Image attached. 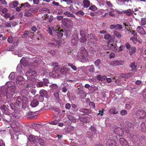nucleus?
<instances>
[{
	"mask_svg": "<svg viewBox=\"0 0 146 146\" xmlns=\"http://www.w3.org/2000/svg\"><path fill=\"white\" fill-rule=\"evenodd\" d=\"M15 77V74L14 72L10 73L9 76V78L11 80H13Z\"/></svg>",
	"mask_w": 146,
	"mask_h": 146,
	"instance_id": "ea45409f",
	"label": "nucleus"
},
{
	"mask_svg": "<svg viewBox=\"0 0 146 146\" xmlns=\"http://www.w3.org/2000/svg\"><path fill=\"white\" fill-rule=\"evenodd\" d=\"M11 125L12 127H15V126L13 125H15V126L17 125L18 123L17 121L19 118V115L16 112H13L11 114Z\"/></svg>",
	"mask_w": 146,
	"mask_h": 146,
	"instance_id": "f03ea898",
	"label": "nucleus"
},
{
	"mask_svg": "<svg viewBox=\"0 0 146 146\" xmlns=\"http://www.w3.org/2000/svg\"><path fill=\"white\" fill-rule=\"evenodd\" d=\"M78 94H82L83 96L82 97V96H80V98L81 99H83L86 97V93L83 90H80L79 89H78Z\"/></svg>",
	"mask_w": 146,
	"mask_h": 146,
	"instance_id": "6ab92c4d",
	"label": "nucleus"
},
{
	"mask_svg": "<svg viewBox=\"0 0 146 146\" xmlns=\"http://www.w3.org/2000/svg\"><path fill=\"white\" fill-rule=\"evenodd\" d=\"M66 8H68L70 11L72 13H74L75 9L74 8L73 6L72 5H71L69 7H67Z\"/></svg>",
	"mask_w": 146,
	"mask_h": 146,
	"instance_id": "13d9d810",
	"label": "nucleus"
},
{
	"mask_svg": "<svg viewBox=\"0 0 146 146\" xmlns=\"http://www.w3.org/2000/svg\"><path fill=\"white\" fill-rule=\"evenodd\" d=\"M120 114L122 115H125L127 114V112L125 110H122L120 111Z\"/></svg>",
	"mask_w": 146,
	"mask_h": 146,
	"instance_id": "e2e57ef3",
	"label": "nucleus"
},
{
	"mask_svg": "<svg viewBox=\"0 0 146 146\" xmlns=\"http://www.w3.org/2000/svg\"><path fill=\"white\" fill-rule=\"evenodd\" d=\"M87 55H86L85 54H82V58L81 59V61L83 62H85L88 61V59L86 57V56H87Z\"/></svg>",
	"mask_w": 146,
	"mask_h": 146,
	"instance_id": "58836bf2",
	"label": "nucleus"
},
{
	"mask_svg": "<svg viewBox=\"0 0 146 146\" xmlns=\"http://www.w3.org/2000/svg\"><path fill=\"white\" fill-rule=\"evenodd\" d=\"M87 68L89 69V71L90 72L92 73L94 71V65L87 66Z\"/></svg>",
	"mask_w": 146,
	"mask_h": 146,
	"instance_id": "4c0bfd02",
	"label": "nucleus"
},
{
	"mask_svg": "<svg viewBox=\"0 0 146 146\" xmlns=\"http://www.w3.org/2000/svg\"><path fill=\"white\" fill-rule=\"evenodd\" d=\"M50 87L53 89H56L58 88V86L56 84H52L50 85Z\"/></svg>",
	"mask_w": 146,
	"mask_h": 146,
	"instance_id": "bf43d9fd",
	"label": "nucleus"
},
{
	"mask_svg": "<svg viewBox=\"0 0 146 146\" xmlns=\"http://www.w3.org/2000/svg\"><path fill=\"white\" fill-rule=\"evenodd\" d=\"M44 85L45 86H48V84L49 83V80L48 79L44 78Z\"/></svg>",
	"mask_w": 146,
	"mask_h": 146,
	"instance_id": "680f3d73",
	"label": "nucleus"
},
{
	"mask_svg": "<svg viewBox=\"0 0 146 146\" xmlns=\"http://www.w3.org/2000/svg\"><path fill=\"white\" fill-rule=\"evenodd\" d=\"M48 123L51 125H56L58 123V121L57 120H55L53 121H50Z\"/></svg>",
	"mask_w": 146,
	"mask_h": 146,
	"instance_id": "4d7b16f0",
	"label": "nucleus"
},
{
	"mask_svg": "<svg viewBox=\"0 0 146 146\" xmlns=\"http://www.w3.org/2000/svg\"><path fill=\"white\" fill-rule=\"evenodd\" d=\"M126 124L127 128H131L133 127L134 125V124L133 123H131L128 121H126Z\"/></svg>",
	"mask_w": 146,
	"mask_h": 146,
	"instance_id": "c9c22d12",
	"label": "nucleus"
},
{
	"mask_svg": "<svg viewBox=\"0 0 146 146\" xmlns=\"http://www.w3.org/2000/svg\"><path fill=\"white\" fill-rule=\"evenodd\" d=\"M80 50L82 51V50L83 51V52L82 53H84L86 55H88V52H87V51L85 50V48L84 47H82L80 48Z\"/></svg>",
	"mask_w": 146,
	"mask_h": 146,
	"instance_id": "603ef678",
	"label": "nucleus"
},
{
	"mask_svg": "<svg viewBox=\"0 0 146 146\" xmlns=\"http://www.w3.org/2000/svg\"><path fill=\"white\" fill-rule=\"evenodd\" d=\"M79 111L83 113V115L88 114L90 112V110L88 108H80L79 110Z\"/></svg>",
	"mask_w": 146,
	"mask_h": 146,
	"instance_id": "5701e85b",
	"label": "nucleus"
},
{
	"mask_svg": "<svg viewBox=\"0 0 146 146\" xmlns=\"http://www.w3.org/2000/svg\"><path fill=\"white\" fill-rule=\"evenodd\" d=\"M64 31L63 29H60L59 30V29L58 30L54 31L53 30V33L54 34V37L56 38L60 39L63 35Z\"/></svg>",
	"mask_w": 146,
	"mask_h": 146,
	"instance_id": "39448f33",
	"label": "nucleus"
},
{
	"mask_svg": "<svg viewBox=\"0 0 146 146\" xmlns=\"http://www.w3.org/2000/svg\"><path fill=\"white\" fill-rule=\"evenodd\" d=\"M36 80L35 78H29L27 80L26 88H31L35 86Z\"/></svg>",
	"mask_w": 146,
	"mask_h": 146,
	"instance_id": "20e7f679",
	"label": "nucleus"
},
{
	"mask_svg": "<svg viewBox=\"0 0 146 146\" xmlns=\"http://www.w3.org/2000/svg\"><path fill=\"white\" fill-rule=\"evenodd\" d=\"M140 23L141 25L143 26L146 25V18H142Z\"/></svg>",
	"mask_w": 146,
	"mask_h": 146,
	"instance_id": "c03bdc74",
	"label": "nucleus"
},
{
	"mask_svg": "<svg viewBox=\"0 0 146 146\" xmlns=\"http://www.w3.org/2000/svg\"><path fill=\"white\" fill-rule=\"evenodd\" d=\"M40 60H35L34 61L33 64L35 68H36L38 66V65L39 64V63H40Z\"/></svg>",
	"mask_w": 146,
	"mask_h": 146,
	"instance_id": "a19ab883",
	"label": "nucleus"
},
{
	"mask_svg": "<svg viewBox=\"0 0 146 146\" xmlns=\"http://www.w3.org/2000/svg\"><path fill=\"white\" fill-rule=\"evenodd\" d=\"M10 111H9V112L7 114L5 115L3 117V120L7 122L8 123L10 124L11 123V112H10Z\"/></svg>",
	"mask_w": 146,
	"mask_h": 146,
	"instance_id": "9d476101",
	"label": "nucleus"
},
{
	"mask_svg": "<svg viewBox=\"0 0 146 146\" xmlns=\"http://www.w3.org/2000/svg\"><path fill=\"white\" fill-rule=\"evenodd\" d=\"M101 62V60L99 59H98L95 61L94 64L96 66H99V65L100 64Z\"/></svg>",
	"mask_w": 146,
	"mask_h": 146,
	"instance_id": "052dcab7",
	"label": "nucleus"
},
{
	"mask_svg": "<svg viewBox=\"0 0 146 146\" xmlns=\"http://www.w3.org/2000/svg\"><path fill=\"white\" fill-rule=\"evenodd\" d=\"M136 30L138 33L142 35H145L146 34L145 30L141 26H138Z\"/></svg>",
	"mask_w": 146,
	"mask_h": 146,
	"instance_id": "2eb2a0df",
	"label": "nucleus"
},
{
	"mask_svg": "<svg viewBox=\"0 0 146 146\" xmlns=\"http://www.w3.org/2000/svg\"><path fill=\"white\" fill-rule=\"evenodd\" d=\"M21 5L22 6L23 10H24L26 8H29L31 7V6L27 2L21 3Z\"/></svg>",
	"mask_w": 146,
	"mask_h": 146,
	"instance_id": "a878e982",
	"label": "nucleus"
},
{
	"mask_svg": "<svg viewBox=\"0 0 146 146\" xmlns=\"http://www.w3.org/2000/svg\"><path fill=\"white\" fill-rule=\"evenodd\" d=\"M16 101L15 102V105L17 108L22 106V99L19 96L16 97Z\"/></svg>",
	"mask_w": 146,
	"mask_h": 146,
	"instance_id": "ddd939ff",
	"label": "nucleus"
},
{
	"mask_svg": "<svg viewBox=\"0 0 146 146\" xmlns=\"http://www.w3.org/2000/svg\"><path fill=\"white\" fill-rule=\"evenodd\" d=\"M68 66H70L74 70L76 71L77 70V68L76 66L73 64L71 63H69L68 64Z\"/></svg>",
	"mask_w": 146,
	"mask_h": 146,
	"instance_id": "37998d69",
	"label": "nucleus"
},
{
	"mask_svg": "<svg viewBox=\"0 0 146 146\" xmlns=\"http://www.w3.org/2000/svg\"><path fill=\"white\" fill-rule=\"evenodd\" d=\"M26 75L28 78H35V77L36 75V74L35 71H33L31 69H29L26 73Z\"/></svg>",
	"mask_w": 146,
	"mask_h": 146,
	"instance_id": "1a4fd4ad",
	"label": "nucleus"
},
{
	"mask_svg": "<svg viewBox=\"0 0 146 146\" xmlns=\"http://www.w3.org/2000/svg\"><path fill=\"white\" fill-rule=\"evenodd\" d=\"M123 13L125 14L128 16H131L132 14L131 10L130 9L123 11Z\"/></svg>",
	"mask_w": 146,
	"mask_h": 146,
	"instance_id": "2f4dec72",
	"label": "nucleus"
},
{
	"mask_svg": "<svg viewBox=\"0 0 146 146\" xmlns=\"http://www.w3.org/2000/svg\"><path fill=\"white\" fill-rule=\"evenodd\" d=\"M109 112L111 114H117L118 113V111H116L115 108H112L110 110Z\"/></svg>",
	"mask_w": 146,
	"mask_h": 146,
	"instance_id": "c756f323",
	"label": "nucleus"
},
{
	"mask_svg": "<svg viewBox=\"0 0 146 146\" xmlns=\"http://www.w3.org/2000/svg\"><path fill=\"white\" fill-rule=\"evenodd\" d=\"M104 111V109H102L101 110H99V113L97 114L98 115H100L102 116H103Z\"/></svg>",
	"mask_w": 146,
	"mask_h": 146,
	"instance_id": "0e129e2a",
	"label": "nucleus"
},
{
	"mask_svg": "<svg viewBox=\"0 0 146 146\" xmlns=\"http://www.w3.org/2000/svg\"><path fill=\"white\" fill-rule=\"evenodd\" d=\"M68 119L71 121L73 122H74L76 121V119L72 115H69L68 117Z\"/></svg>",
	"mask_w": 146,
	"mask_h": 146,
	"instance_id": "a18cd8bd",
	"label": "nucleus"
},
{
	"mask_svg": "<svg viewBox=\"0 0 146 146\" xmlns=\"http://www.w3.org/2000/svg\"><path fill=\"white\" fill-rule=\"evenodd\" d=\"M34 33H31V32H29L27 30H25L24 31V33L21 36L23 38H27L29 37L30 35H32V36H30L31 38H32L33 36V34Z\"/></svg>",
	"mask_w": 146,
	"mask_h": 146,
	"instance_id": "9b49d317",
	"label": "nucleus"
},
{
	"mask_svg": "<svg viewBox=\"0 0 146 146\" xmlns=\"http://www.w3.org/2000/svg\"><path fill=\"white\" fill-rule=\"evenodd\" d=\"M106 146H117L114 140L109 139L106 143Z\"/></svg>",
	"mask_w": 146,
	"mask_h": 146,
	"instance_id": "f8f14e48",
	"label": "nucleus"
},
{
	"mask_svg": "<svg viewBox=\"0 0 146 146\" xmlns=\"http://www.w3.org/2000/svg\"><path fill=\"white\" fill-rule=\"evenodd\" d=\"M54 95L57 101H58L59 99L58 92L55 91L54 93Z\"/></svg>",
	"mask_w": 146,
	"mask_h": 146,
	"instance_id": "e433bc0d",
	"label": "nucleus"
},
{
	"mask_svg": "<svg viewBox=\"0 0 146 146\" xmlns=\"http://www.w3.org/2000/svg\"><path fill=\"white\" fill-rule=\"evenodd\" d=\"M72 38L75 39L76 40H79V37L78 36V35L77 33H74L72 36Z\"/></svg>",
	"mask_w": 146,
	"mask_h": 146,
	"instance_id": "8fccbe9b",
	"label": "nucleus"
},
{
	"mask_svg": "<svg viewBox=\"0 0 146 146\" xmlns=\"http://www.w3.org/2000/svg\"><path fill=\"white\" fill-rule=\"evenodd\" d=\"M113 33L115 35L117 38H121V35L116 31H113Z\"/></svg>",
	"mask_w": 146,
	"mask_h": 146,
	"instance_id": "09e8293b",
	"label": "nucleus"
},
{
	"mask_svg": "<svg viewBox=\"0 0 146 146\" xmlns=\"http://www.w3.org/2000/svg\"><path fill=\"white\" fill-rule=\"evenodd\" d=\"M143 98L146 100V89L144 90L143 91Z\"/></svg>",
	"mask_w": 146,
	"mask_h": 146,
	"instance_id": "774afa93",
	"label": "nucleus"
},
{
	"mask_svg": "<svg viewBox=\"0 0 146 146\" xmlns=\"http://www.w3.org/2000/svg\"><path fill=\"white\" fill-rule=\"evenodd\" d=\"M7 103H5V105H4L2 106L1 108L2 109H3L4 110L5 112H6V111H7L8 108V107H9L10 106L11 107V109L12 110H14V112H15V107H17L15 105V103L14 104L13 103H11L10 104H9V105L7 104Z\"/></svg>",
	"mask_w": 146,
	"mask_h": 146,
	"instance_id": "0eeeda50",
	"label": "nucleus"
},
{
	"mask_svg": "<svg viewBox=\"0 0 146 146\" xmlns=\"http://www.w3.org/2000/svg\"><path fill=\"white\" fill-rule=\"evenodd\" d=\"M47 19H48V21L49 22H51L53 20V17L52 15H50L49 16H47Z\"/></svg>",
	"mask_w": 146,
	"mask_h": 146,
	"instance_id": "69168bd1",
	"label": "nucleus"
},
{
	"mask_svg": "<svg viewBox=\"0 0 146 146\" xmlns=\"http://www.w3.org/2000/svg\"><path fill=\"white\" fill-rule=\"evenodd\" d=\"M129 67L131 68V71L132 72L135 71L136 70L137 66L135 64V63L133 62L129 65Z\"/></svg>",
	"mask_w": 146,
	"mask_h": 146,
	"instance_id": "b1692460",
	"label": "nucleus"
},
{
	"mask_svg": "<svg viewBox=\"0 0 146 146\" xmlns=\"http://www.w3.org/2000/svg\"><path fill=\"white\" fill-rule=\"evenodd\" d=\"M70 71V69L66 67L63 68L60 70V72L63 74L69 73Z\"/></svg>",
	"mask_w": 146,
	"mask_h": 146,
	"instance_id": "412c9836",
	"label": "nucleus"
},
{
	"mask_svg": "<svg viewBox=\"0 0 146 146\" xmlns=\"http://www.w3.org/2000/svg\"><path fill=\"white\" fill-rule=\"evenodd\" d=\"M39 94L41 96L46 98L48 95V93L45 90L42 89L39 92Z\"/></svg>",
	"mask_w": 146,
	"mask_h": 146,
	"instance_id": "a211bd4d",
	"label": "nucleus"
},
{
	"mask_svg": "<svg viewBox=\"0 0 146 146\" xmlns=\"http://www.w3.org/2000/svg\"><path fill=\"white\" fill-rule=\"evenodd\" d=\"M22 106H25L28 102V100L26 96H22Z\"/></svg>",
	"mask_w": 146,
	"mask_h": 146,
	"instance_id": "393cba45",
	"label": "nucleus"
},
{
	"mask_svg": "<svg viewBox=\"0 0 146 146\" xmlns=\"http://www.w3.org/2000/svg\"><path fill=\"white\" fill-rule=\"evenodd\" d=\"M78 40L72 38L71 40V44L72 46H74L77 44Z\"/></svg>",
	"mask_w": 146,
	"mask_h": 146,
	"instance_id": "3c124183",
	"label": "nucleus"
},
{
	"mask_svg": "<svg viewBox=\"0 0 146 146\" xmlns=\"http://www.w3.org/2000/svg\"><path fill=\"white\" fill-rule=\"evenodd\" d=\"M80 34L81 36L86 37V33L84 30L80 31Z\"/></svg>",
	"mask_w": 146,
	"mask_h": 146,
	"instance_id": "5fc2aeb1",
	"label": "nucleus"
},
{
	"mask_svg": "<svg viewBox=\"0 0 146 146\" xmlns=\"http://www.w3.org/2000/svg\"><path fill=\"white\" fill-rule=\"evenodd\" d=\"M36 138L34 135H31L28 137V139L31 142H33L35 141Z\"/></svg>",
	"mask_w": 146,
	"mask_h": 146,
	"instance_id": "f704fd0d",
	"label": "nucleus"
},
{
	"mask_svg": "<svg viewBox=\"0 0 146 146\" xmlns=\"http://www.w3.org/2000/svg\"><path fill=\"white\" fill-rule=\"evenodd\" d=\"M136 48L134 46L131 47L129 49V54L131 55L132 54L135 52Z\"/></svg>",
	"mask_w": 146,
	"mask_h": 146,
	"instance_id": "7c9ffc66",
	"label": "nucleus"
},
{
	"mask_svg": "<svg viewBox=\"0 0 146 146\" xmlns=\"http://www.w3.org/2000/svg\"><path fill=\"white\" fill-rule=\"evenodd\" d=\"M116 134L119 137L122 136L124 134L123 130L120 127H118L115 129Z\"/></svg>",
	"mask_w": 146,
	"mask_h": 146,
	"instance_id": "4468645a",
	"label": "nucleus"
},
{
	"mask_svg": "<svg viewBox=\"0 0 146 146\" xmlns=\"http://www.w3.org/2000/svg\"><path fill=\"white\" fill-rule=\"evenodd\" d=\"M39 104V102L36 99H34L31 102L30 105L32 107H36Z\"/></svg>",
	"mask_w": 146,
	"mask_h": 146,
	"instance_id": "f3484780",
	"label": "nucleus"
},
{
	"mask_svg": "<svg viewBox=\"0 0 146 146\" xmlns=\"http://www.w3.org/2000/svg\"><path fill=\"white\" fill-rule=\"evenodd\" d=\"M86 37L81 36V37L80 38V41L81 43H85L87 39L86 38Z\"/></svg>",
	"mask_w": 146,
	"mask_h": 146,
	"instance_id": "de8ad7c7",
	"label": "nucleus"
},
{
	"mask_svg": "<svg viewBox=\"0 0 146 146\" xmlns=\"http://www.w3.org/2000/svg\"><path fill=\"white\" fill-rule=\"evenodd\" d=\"M29 93L28 90L26 89H24L21 91V95L23 96H28L29 94Z\"/></svg>",
	"mask_w": 146,
	"mask_h": 146,
	"instance_id": "72a5a7b5",
	"label": "nucleus"
},
{
	"mask_svg": "<svg viewBox=\"0 0 146 146\" xmlns=\"http://www.w3.org/2000/svg\"><path fill=\"white\" fill-rule=\"evenodd\" d=\"M15 82L18 86L23 85L25 83V79L23 76H19L16 77Z\"/></svg>",
	"mask_w": 146,
	"mask_h": 146,
	"instance_id": "423d86ee",
	"label": "nucleus"
},
{
	"mask_svg": "<svg viewBox=\"0 0 146 146\" xmlns=\"http://www.w3.org/2000/svg\"><path fill=\"white\" fill-rule=\"evenodd\" d=\"M13 8L17 7L18 5V1H14L12 2V4Z\"/></svg>",
	"mask_w": 146,
	"mask_h": 146,
	"instance_id": "864d4df0",
	"label": "nucleus"
},
{
	"mask_svg": "<svg viewBox=\"0 0 146 146\" xmlns=\"http://www.w3.org/2000/svg\"><path fill=\"white\" fill-rule=\"evenodd\" d=\"M136 116L138 119H144L146 117V112L143 110H138L136 112Z\"/></svg>",
	"mask_w": 146,
	"mask_h": 146,
	"instance_id": "7ed1b4c3",
	"label": "nucleus"
},
{
	"mask_svg": "<svg viewBox=\"0 0 146 146\" xmlns=\"http://www.w3.org/2000/svg\"><path fill=\"white\" fill-rule=\"evenodd\" d=\"M83 3L85 8H87L90 5V2L88 0H83Z\"/></svg>",
	"mask_w": 146,
	"mask_h": 146,
	"instance_id": "bb28decb",
	"label": "nucleus"
},
{
	"mask_svg": "<svg viewBox=\"0 0 146 146\" xmlns=\"http://www.w3.org/2000/svg\"><path fill=\"white\" fill-rule=\"evenodd\" d=\"M8 87L7 89H5V90H2L1 92V94L3 95V96H6L7 98L10 100L15 93L16 87L14 84L11 86H9L8 84Z\"/></svg>",
	"mask_w": 146,
	"mask_h": 146,
	"instance_id": "f257e3e1",
	"label": "nucleus"
},
{
	"mask_svg": "<svg viewBox=\"0 0 146 146\" xmlns=\"http://www.w3.org/2000/svg\"><path fill=\"white\" fill-rule=\"evenodd\" d=\"M80 121L83 123H88L89 122V118L85 117H82L79 118Z\"/></svg>",
	"mask_w": 146,
	"mask_h": 146,
	"instance_id": "cd10ccee",
	"label": "nucleus"
},
{
	"mask_svg": "<svg viewBox=\"0 0 146 146\" xmlns=\"http://www.w3.org/2000/svg\"><path fill=\"white\" fill-rule=\"evenodd\" d=\"M132 75V73L129 72L128 74H126L123 75L122 77L124 78H128L130 77Z\"/></svg>",
	"mask_w": 146,
	"mask_h": 146,
	"instance_id": "79ce46f5",
	"label": "nucleus"
},
{
	"mask_svg": "<svg viewBox=\"0 0 146 146\" xmlns=\"http://www.w3.org/2000/svg\"><path fill=\"white\" fill-rule=\"evenodd\" d=\"M119 141L122 146H129V143L124 138L120 137L119 138Z\"/></svg>",
	"mask_w": 146,
	"mask_h": 146,
	"instance_id": "dca6fc26",
	"label": "nucleus"
},
{
	"mask_svg": "<svg viewBox=\"0 0 146 146\" xmlns=\"http://www.w3.org/2000/svg\"><path fill=\"white\" fill-rule=\"evenodd\" d=\"M97 9V8L94 5H92L89 8V9L92 11H95Z\"/></svg>",
	"mask_w": 146,
	"mask_h": 146,
	"instance_id": "6e6d98bb",
	"label": "nucleus"
},
{
	"mask_svg": "<svg viewBox=\"0 0 146 146\" xmlns=\"http://www.w3.org/2000/svg\"><path fill=\"white\" fill-rule=\"evenodd\" d=\"M48 44L50 46H56V42H49L48 43Z\"/></svg>",
	"mask_w": 146,
	"mask_h": 146,
	"instance_id": "338daca9",
	"label": "nucleus"
},
{
	"mask_svg": "<svg viewBox=\"0 0 146 146\" xmlns=\"http://www.w3.org/2000/svg\"><path fill=\"white\" fill-rule=\"evenodd\" d=\"M71 110L72 112L75 113L78 110V106L75 104H72L71 105Z\"/></svg>",
	"mask_w": 146,
	"mask_h": 146,
	"instance_id": "aec40b11",
	"label": "nucleus"
},
{
	"mask_svg": "<svg viewBox=\"0 0 146 146\" xmlns=\"http://www.w3.org/2000/svg\"><path fill=\"white\" fill-rule=\"evenodd\" d=\"M117 46L116 44L113 43L111 44L110 46V48L113 51H115L117 50Z\"/></svg>",
	"mask_w": 146,
	"mask_h": 146,
	"instance_id": "473e14b6",
	"label": "nucleus"
},
{
	"mask_svg": "<svg viewBox=\"0 0 146 146\" xmlns=\"http://www.w3.org/2000/svg\"><path fill=\"white\" fill-rule=\"evenodd\" d=\"M38 142L39 144L42 146H45L44 144V141L41 138H39L38 139Z\"/></svg>",
	"mask_w": 146,
	"mask_h": 146,
	"instance_id": "49530a36",
	"label": "nucleus"
},
{
	"mask_svg": "<svg viewBox=\"0 0 146 146\" xmlns=\"http://www.w3.org/2000/svg\"><path fill=\"white\" fill-rule=\"evenodd\" d=\"M84 13L82 11H78L75 13V15L79 17L82 18L84 17Z\"/></svg>",
	"mask_w": 146,
	"mask_h": 146,
	"instance_id": "c85d7f7f",
	"label": "nucleus"
},
{
	"mask_svg": "<svg viewBox=\"0 0 146 146\" xmlns=\"http://www.w3.org/2000/svg\"><path fill=\"white\" fill-rule=\"evenodd\" d=\"M110 27L112 29H119V30L122 28V26L119 24H117L116 25H111Z\"/></svg>",
	"mask_w": 146,
	"mask_h": 146,
	"instance_id": "4be33fe9",
	"label": "nucleus"
},
{
	"mask_svg": "<svg viewBox=\"0 0 146 146\" xmlns=\"http://www.w3.org/2000/svg\"><path fill=\"white\" fill-rule=\"evenodd\" d=\"M124 63V62L123 61L119 60L112 61L110 62V64L113 66H115L123 65Z\"/></svg>",
	"mask_w": 146,
	"mask_h": 146,
	"instance_id": "6e6552de",
	"label": "nucleus"
}]
</instances>
